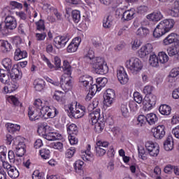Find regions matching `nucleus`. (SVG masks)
I'll list each match as a JSON object with an SVG mask.
<instances>
[{"instance_id": "1", "label": "nucleus", "mask_w": 179, "mask_h": 179, "mask_svg": "<svg viewBox=\"0 0 179 179\" xmlns=\"http://www.w3.org/2000/svg\"><path fill=\"white\" fill-rule=\"evenodd\" d=\"M176 22L173 19H166L161 21L153 31V36L155 38H160L166 33H169L174 27Z\"/></svg>"}, {"instance_id": "2", "label": "nucleus", "mask_w": 179, "mask_h": 179, "mask_svg": "<svg viewBox=\"0 0 179 179\" xmlns=\"http://www.w3.org/2000/svg\"><path fill=\"white\" fill-rule=\"evenodd\" d=\"M89 117L90 122L92 125H94L96 132L98 134L103 132V129H104V127H106V122H104V117L100 115V110L96 109L91 113Z\"/></svg>"}, {"instance_id": "3", "label": "nucleus", "mask_w": 179, "mask_h": 179, "mask_svg": "<svg viewBox=\"0 0 179 179\" xmlns=\"http://www.w3.org/2000/svg\"><path fill=\"white\" fill-rule=\"evenodd\" d=\"M90 64L92 65V68L95 69V72L99 75H106L108 73V66L107 63L102 57H95L93 59Z\"/></svg>"}, {"instance_id": "4", "label": "nucleus", "mask_w": 179, "mask_h": 179, "mask_svg": "<svg viewBox=\"0 0 179 179\" xmlns=\"http://www.w3.org/2000/svg\"><path fill=\"white\" fill-rule=\"evenodd\" d=\"M127 69L133 75H138L140 71H142L143 68V64L141 59L136 57H132L130 59L127 60L125 63Z\"/></svg>"}, {"instance_id": "5", "label": "nucleus", "mask_w": 179, "mask_h": 179, "mask_svg": "<svg viewBox=\"0 0 179 179\" xmlns=\"http://www.w3.org/2000/svg\"><path fill=\"white\" fill-rule=\"evenodd\" d=\"M9 80H10V79L9 78V75H8V71L0 69V81L1 83L7 85L9 92L12 93L19 87V84L15 81L9 83Z\"/></svg>"}, {"instance_id": "6", "label": "nucleus", "mask_w": 179, "mask_h": 179, "mask_svg": "<svg viewBox=\"0 0 179 179\" xmlns=\"http://www.w3.org/2000/svg\"><path fill=\"white\" fill-rule=\"evenodd\" d=\"M68 108L71 115L76 119L82 118L86 111V108L80 104L78 105V103L69 104Z\"/></svg>"}, {"instance_id": "7", "label": "nucleus", "mask_w": 179, "mask_h": 179, "mask_svg": "<svg viewBox=\"0 0 179 179\" xmlns=\"http://www.w3.org/2000/svg\"><path fill=\"white\" fill-rule=\"evenodd\" d=\"M14 145L15 147V153L17 157H23L26 153V144H24V139L22 136H18L14 140Z\"/></svg>"}, {"instance_id": "8", "label": "nucleus", "mask_w": 179, "mask_h": 179, "mask_svg": "<svg viewBox=\"0 0 179 179\" xmlns=\"http://www.w3.org/2000/svg\"><path fill=\"white\" fill-rule=\"evenodd\" d=\"M34 106L39 110V114L41 115V118H45L46 120L48 118L47 114L50 113L51 108L48 106H45V103H43L41 99H36L34 102Z\"/></svg>"}, {"instance_id": "9", "label": "nucleus", "mask_w": 179, "mask_h": 179, "mask_svg": "<svg viewBox=\"0 0 179 179\" xmlns=\"http://www.w3.org/2000/svg\"><path fill=\"white\" fill-rule=\"evenodd\" d=\"M61 87L64 92H69L72 89V79L71 76L63 74L61 77Z\"/></svg>"}, {"instance_id": "10", "label": "nucleus", "mask_w": 179, "mask_h": 179, "mask_svg": "<svg viewBox=\"0 0 179 179\" xmlns=\"http://www.w3.org/2000/svg\"><path fill=\"white\" fill-rule=\"evenodd\" d=\"M68 41H69V37L66 36H59L54 38L53 45L57 50H61L65 48V45H66Z\"/></svg>"}, {"instance_id": "11", "label": "nucleus", "mask_w": 179, "mask_h": 179, "mask_svg": "<svg viewBox=\"0 0 179 179\" xmlns=\"http://www.w3.org/2000/svg\"><path fill=\"white\" fill-rule=\"evenodd\" d=\"M145 148L148 150L149 155L152 156V157H156L159 155L160 152L159 145L157 143H155L152 141H148L145 143Z\"/></svg>"}, {"instance_id": "12", "label": "nucleus", "mask_w": 179, "mask_h": 179, "mask_svg": "<svg viewBox=\"0 0 179 179\" xmlns=\"http://www.w3.org/2000/svg\"><path fill=\"white\" fill-rule=\"evenodd\" d=\"M105 105L106 107H111L115 101V91L113 89H108L104 98Z\"/></svg>"}, {"instance_id": "13", "label": "nucleus", "mask_w": 179, "mask_h": 179, "mask_svg": "<svg viewBox=\"0 0 179 179\" xmlns=\"http://www.w3.org/2000/svg\"><path fill=\"white\" fill-rule=\"evenodd\" d=\"M117 78L121 85H127V83H128V80H129L128 75L124 69V67L121 66L117 69Z\"/></svg>"}, {"instance_id": "14", "label": "nucleus", "mask_w": 179, "mask_h": 179, "mask_svg": "<svg viewBox=\"0 0 179 179\" xmlns=\"http://www.w3.org/2000/svg\"><path fill=\"white\" fill-rule=\"evenodd\" d=\"M28 115L30 121H37V120L41 118L39 110L34 105L29 107Z\"/></svg>"}, {"instance_id": "15", "label": "nucleus", "mask_w": 179, "mask_h": 179, "mask_svg": "<svg viewBox=\"0 0 179 179\" xmlns=\"http://www.w3.org/2000/svg\"><path fill=\"white\" fill-rule=\"evenodd\" d=\"M93 83V77L90 76L89 75H85L83 76H80L79 78V84L80 86H83V87L88 88L92 86Z\"/></svg>"}, {"instance_id": "16", "label": "nucleus", "mask_w": 179, "mask_h": 179, "mask_svg": "<svg viewBox=\"0 0 179 179\" xmlns=\"http://www.w3.org/2000/svg\"><path fill=\"white\" fill-rule=\"evenodd\" d=\"M166 136V127L159 125L154 129L153 136L155 139H163Z\"/></svg>"}, {"instance_id": "17", "label": "nucleus", "mask_w": 179, "mask_h": 179, "mask_svg": "<svg viewBox=\"0 0 179 179\" xmlns=\"http://www.w3.org/2000/svg\"><path fill=\"white\" fill-rule=\"evenodd\" d=\"M5 24L10 30H15L17 27V21L15 17L11 15H8L5 18Z\"/></svg>"}, {"instance_id": "18", "label": "nucleus", "mask_w": 179, "mask_h": 179, "mask_svg": "<svg viewBox=\"0 0 179 179\" xmlns=\"http://www.w3.org/2000/svg\"><path fill=\"white\" fill-rule=\"evenodd\" d=\"M122 20L128 22L132 20L135 16V10L134 8L127 10L121 13Z\"/></svg>"}, {"instance_id": "19", "label": "nucleus", "mask_w": 179, "mask_h": 179, "mask_svg": "<svg viewBox=\"0 0 179 179\" xmlns=\"http://www.w3.org/2000/svg\"><path fill=\"white\" fill-rule=\"evenodd\" d=\"M177 37H178V35L176 33L170 34L163 40L164 45H170L176 43V41H177Z\"/></svg>"}, {"instance_id": "20", "label": "nucleus", "mask_w": 179, "mask_h": 179, "mask_svg": "<svg viewBox=\"0 0 179 179\" xmlns=\"http://www.w3.org/2000/svg\"><path fill=\"white\" fill-rule=\"evenodd\" d=\"M43 138L47 141H59L62 139V135L57 132H48Z\"/></svg>"}, {"instance_id": "21", "label": "nucleus", "mask_w": 179, "mask_h": 179, "mask_svg": "<svg viewBox=\"0 0 179 179\" xmlns=\"http://www.w3.org/2000/svg\"><path fill=\"white\" fill-rule=\"evenodd\" d=\"M164 148L166 152H170L174 149V141L173 140V136L169 135L166 140L164 143Z\"/></svg>"}, {"instance_id": "22", "label": "nucleus", "mask_w": 179, "mask_h": 179, "mask_svg": "<svg viewBox=\"0 0 179 179\" xmlns=\"http://www.w3.org/2000/svg\"><path fill=\"white\" fill-rule=\"evenodd\" d=\"M147 19L151 20V22H159V20L163 19V14L160 11L153 12L147 15Z\"/></svg>"}, {"instance_id": "23", "label": "nucleus", "mask_w": 179, "mask_h": 179, "mask_svg": "<svg viewBox=\"0 0 179 179\" xmlns=\"http://www.w3.org/2000/svg\"><path fill=\"white\" fill-rule=\"evenodd\" d=\"M27 57V52L26 50H22L20 48H17L14 55L15 61H20L23 58Z\"/></svg>"}, {"instance_id": "24", "label": "nucleus", "mask_w": 179, "mask_h": 179, "mask_svg": "<svg viewBox=\"0 0 179 179\" xmlns=\"http://www.w3.org/2000/svg\"><path fill=\"white\" fill-rule=\"evenodd\" d=\"M150 33V31H149V29L141 27L137 29L136 34L141 38H145V37H148V36H149Z\"/></svg>"}, {"instance_id": "25", "label": "nucleus", "mask_w": 179, "mask_h": 179, "mask_svg": "<svg viewBox=\"0 0 179 179\" xmlns=\"http://www.w3.org/2000/svg\"><path fill=\"white\" fill-rule=\"evenodd\" d=\"M8 73L13 80L19 79V77L20 76V71H19V69H17V65H13L11 71H8Z\"/></svg>"}, {"instance_id": "26", "label": "nucleus", "mask_w": 179, "mask_h": 179, "mask_svg": "<svg viewBox=\"0 0 179 179\" xmlns=\"http://www.w3.org/2000/svg\"><path fill=\"white\" fill-rule=\"evenodd\" d=\"M8 132L9 134H15V132H19L20 131V125L13 124V123H7L6 124Z\"/></svg>"}, {"instance_id": "27", "label": "nucleus", "mask_w": 179, "mask_h": 179, "mask_svg": "<svg viewBox=\"0 0 179 179\" xmlns=\"http://www.w3.org/2000/svg\"><path fill=\"white\" fill-rule=\"evenodd\" d=\"M50 128V126H48V124L43 122L38 125L37 132L41 136H43L44 138V135H45L48 131L47 129Z\"/></svg>"}, {"instance_id": "28", "label": "nucleus", "mask_w": 179, "mask_h": 179, "mask_svg": "<svg viewBox=\"0 0 179 179\" xmlns=\"http://www.w3.org/2000/svg\"><path fill=\"white\" fill-rule=\"evenodd\" d=\"M179 75V67L173 68L169 75V82L173 83V82H176L175 78H177Z\"/></svg>"}, {"instance_id": "29", "label": "nucleus", "mask_w": 179, "mask_h": 179, "mask_svg": "<svg viewBox=\"0 0 179 179\" xmlns=\"http://www.w3.org/2000/svg\"><path fill=\"white\" fill-rule=\"evenodd\" d=\"M64 92L61 91H56L55 92V94L53 95L54 100H56L59 103H61L62 104L65 103V98L64 97Z\"/></svg>"}, {"instance_id": "30", "label": "nucleus", "mask_w": 179, "mask_h": 179, "mask_svg": "<svg viewBox=\"0 0 179 179\" xmlns=\"http://www.w3.org/2000/svg\"><path fill=\"white\" fill-rule=\"evenodd\" d=\"M159 111L162 115H170L171 114V107L168 105H161L159 108Z\"/></svg>"}, {"instance_id": "31", "label": "nucleus", "mask_w": 179, "mask_h": 179, "mask_svg": "<svg viewBox=\"0 0 179 179\" xmlns=\"http://www.w3.org/2000/svg\"><path fill=\"white\" fill-rule=\"evenodd\" d=\"M0 49L3 51V52H8L12 50V45L8 41L0 40Z\"/></svg>"}, {"instance_id": "32", "label": "nucleus", "mask_w": 179, "mask_h": 179, "mask_svg": "<svg viewBox=\"0 0 179 179\" xmlns=\"http://www.w3.org/2000/svg\"><path fill=\"white\" fill-rule=\"evenodd\" d=\"M62 69L64 72V75L71 76V75L72 74V67L71 66V64H69V62L66 60L64 61Z\"/></svg>"}, {"instance_id": "33", "label": "nucleus", "mask_w": 179, "mask_h": 179, "mask_svg": "<svg viewBox=\"0 0 179 179\" xmlns=\"http://www.w3.org/2000/svg\"><path fill=\"white\" fill-rule=\"evenodd\" d=\"M83 164H85V162L80 160H78L76 162L74 165L76 172H77L78 174H80V176H82V174H83Z\"/></svg>"}, {"instance_id": "34", "label": "nucleus", "mask_w": 179, "mask_h": 179, "mask_svg": "<svg viewBox=\"0 0 179 179\" xmlns=\"http://www.w3.org/2000/svg\"><path fill=\"white\" fill-rule=\"evenodd\" d=\"M147 122L149 125H155L157 122V116L155 113H149L146 115Z\"/></svg>"}, {"instance_id": "35", "label": "nucleus", "mask_w": 179, "mask_h": 179, "mask_svg": "<svg viewBox=\"0 0 179 179\" xmlns=\"http://www.w3.org/2000/svg\"><path fill=\"white\" fill-rule=\"evenodd\" d=\"M34 85L36 92H41L44 89V81L43 79L38 78L34 82Z\"/></svg>"}, {"instance_id": "36", "label": "nucleus", "mask_w": 179, "mask_h": 179, "mask_svg": "<svg viewBox=\"0 0 179 179\" xmlns=\"http://www.w3.org/2000/svg\"><path fill=\"white\" fill-rule=\"evenodd\" d=\"M149 64L151 66H154L155 68L159 66V57L155 54L150 55Z\"/></svg>"}, {"instance_id": "37", "label": "nucleus", "mask_w": 179, "mask_h": 179, "mask_svg": "<svg viewBox=\"0 0 179 179\" xmlns=\"http://www.w3.org/2000/svg\"><path fill=\"white\" fill-rule=\"evenodd\" d=\"M3 66L6 69L7 72H10V68H12V59L9 58H6L2 60L1 62Z\"/></svg>"}, {"instance_id": "38", "label": "nucleus", "mask_w": 179, "mask_h": 179, "mask_svg": "<svg viewBox=\"0 0 179 179\" xmlns=\"http://www.w3.org/2000/svg\"><path fill=\"white\" fill-rule=\"evenodd\" d=\"M158 60L161 64H166L169 62V56L164 52H159L158 54Z\"/></svg>"}, {"instance_id": "39", "label": "nucleus", "mask_w": 179, "mask_h": 179, "mask_svg": "<svg viewBox=\"0 0 179 179\" xmlns=\"http://www.w3.org/2000/svg\"><path fill=\"white\" fill-rule=\"evenodd\" d=\"M113 26V16L108 15L103 20V27L104 29H110Z\"/></svg>"}, {"instance_id": "40", "label": "nucleus", "mask_w": 179, "mask_h": 179, "mask_svg": "<svg viewBox=\"0 0 179 179\" xmlns=\"http://www.w3.org/2000/svg\"><path fill=\"white\" fill-rule=\"evenodd\" d=\"M67 132L69 135H77L78 134V127L76 124H71L67 128Z\"/></svg>"}, {"instance_id": "41", "label": "nucleus", "mask_w": 179, "mask_h": 179, "mask_svg": "<svg viewBox=\"0 0 179 179\" xmlns=\"http://www.w3.org/2000/svg\"><path fill=\"white\" fill-rule=\"evenodd\" d=\"M120 111L123 117H129V110L128 109V105H127V103H122L121 105Z\"/></svg>"}, {"instance_id": "42", "label": "nucleus", "mask_w": 179, "mask_h": 179, "mask_svg": "<svg viewBox=\"0 0 179 179\" xmlns=\"http://www.w3.org/2000/svg\"><path fill=\"white\" fill-rule=\"evenodd\" d=\"M8 174L10 178H17L19 177V171L15 166H13L11 169L8 170Z\"/></svg>"}, {"instance_id": "43", "label": "nucleus", "mask_w": 179, "mask_h": 179, "mask_svg": "<svg viewBox=\"0 0 179 179\" xmlns=\"http://www.w3.org/2000/svg\"><path fill=\"white\" fill-rule=\"evenodd\" d=\"M71 16L75 23H79L80 20V12L79 10H73L71 13Z\"/></svg>"}, {"instance_id": "44", "label": "nucleus", "mask_w": 179, "mask_h": 179, "mask_svg": "<svg viewBox=\"0 0 179 179\" xmlns=\"http://www.w3.org/2000/svg\"><path fill=\"white\" fill-rule=\"evenodd\" d=\"M137 125H139L140 127H143L148 122L146 116L143 115H138L137 118Z\"/></svg>"}, {"instance_id": "45", "label": "nucleus", "mask_w": 179, "mask_h": 179, "mask_svg": "<svg viewBox=\"0 0 179 179\" xmlns=\"http://www.w3.org/2000/svg\"><path fill=\"white\" fill-rule=\"evenodd\" d=\"M58 110L55 107L52 106L50 108V110L47 113L48 118H54L55 117H57L58 115Z\"/></svg>"}, {"instance_id": "46", "label": "nucleus", "mask_w": 179, "mask_h": 179, "mask_svg": "<svg viewBox=\"0 0 179 179\" xmlns=\"http://www.w3.org/2000/svg\"><path fill=\"white\" fill-rule=\"evenodd\" d=\"M109 145L110 143L107 141H99L98 142H96L95 148H100V149H105L108 150L107 148H108Z\"/></svg>"}, {"instance_id": "47", "label": "nucleus", "mask_w": 179, "mask_h": 179, "mask_svg": "<svg viewBox=\"0 0 179 179\" xmlns=\"http://www.w3.org/2000/svg\"><path fill=\"white\" fill-rule=\"evenodd\" d=\"M167 52L169 57H174V55H177V54H178V50H177V46L174 45L172 47H169L167 49Z\"/></svg>"}, {"instance_id": "48", "label": "nucleus", "mask_w": 179, "mask_h": 179, "mask_svg": "<svg viewBox=\"0 0 179 179\" xmlns=\"http://www.w3.org/2000/svg\"><path fill=\"white\" fill-rule=\"evenodd\" d=\"M138 150L140 159H142V160H146V150H145V148L142 146L138 147Z\"/></svg>"}, {"instance_id": "49", "label": "nucleus", "mask_w": 179, "mask_h": 179, "mask_svg": "<svg viewBox=\"0 0 179 179\" xmlns=\"http://www.w3.org/2000/svg\"><path fill=\"white\" fill-rule=\"evenodd\" d=\"M0 160L1 162L6 160V147L3 145L0 146Z\"/></svg>"}, {"instance_id": "50", "label": "nucleus", "mask_w": 179, "mask_h": 179, "mask_svg": "<svg viewBox=\"0 0 179 179\" xmlns=\"http://www.w3.org/2000/svg\"><path fill=\"white\" fill-rule=\"evenodd\" d=\"M40 155L42 159L47 160V159H50V150L48 149H42L40 150Z\"/></svg>"}, {"instance_id": "51", "label": "nucleus", "mask_w": 179, "mask_h": 179, "mask_svg": "<svg viewBox=\"0 0 179 179\" xmlns=\"http://www.w3.org/2000/svg\"><path fill=\"white\" fill-rule=\"evenodd\" d=\"M169 13L172 17H179V8L178 7H173L169 10Z\"/></svg>"}, {"instance_id": "52", "label": "nucleus", "mask_w": 179, "mask_h": 179, "mask_svg": "<svg viewBox=\"0 0 179 179\" xmlns=\"http://www.w3.org/2000/svg\"><path fill=\"white\" fill-rule=\"evenodd\" d=\"M134 100L136 103H138V104H141L142 101H143V98L141 93L136 92L134 93Z\"/></svg>"}, {"instance_id": "53", "label": "nucleus", "mask_w": 179, "mask_h": 179, "mask_svg": "<svg viewBox=\"0 0 179 179\" xmlns=\"http://www.w3.org/2000/svg\"><path fill=\"white\" fill-rule=\"evenodd\" d=\"M36 30L39 31H43L45 30V25L44 24V20H39L38 22H36Z\"/></svg>"}, {"instance_id": "54", "label": "nucleus", "mask_w": 179, "mask_h": 179, "mask_svg": "<svg viewBox=\"0 0 179 179\" xmlns=\"http://www.w3.org/2000/svg\"><path fill=\"white\" fill-rule=\"evenodd\" d=\"M9 28L6 27V24H0V33L3 36H8L9 34Z\"/></svg>"}, {"instance_id": "55", "label": "nucleus", "mask_w": 179, "mask_h": 179, "mask_svg": "<svg viewBox=\"0 0 179 179\" xmlns=\"http://www.w3.org/2000/svg\"><path fill=\"white\" fill-rule=\"evenodd\" d=\"M95 150H96V156L98 157H101L106 155L107 150L100 148V147H95Z\"/></svg>"}, {"instance_id": "56", "label": "nucleus", "mask_w": 179, "mask_h": 179, "mask_svg": "<svg viewBox=\"0 0 179 179\" xmlns=\"http://www.w3.org/2000/svg\"><path fill=\"white\" fill-rule=\"evenodd\" d=\"M141 41L139 39H134L131 42V48L132 50H138L141 47Z\"/></svg>"}, {"instance_id": "57", "label": "nucleus", "mask_w": 179, "mask_h": 179, "mask_svg": "<svg viewBox=\"0 0 179 179\" xmlns=\"http://www.w3.org/2000/svg\"><path fill=\"white\" fill-rule=\"evenodd\" d=\"M75 152H76V150H75V148H71L68 149V150L66 151L65 157H66L67 159H71V157H73V155H75Z\"/></svg>"}, {"instance_id": "58", "label": "nucleus", "mask_w": 179, "mask_h": 179, "mask_svg": "<svg viewBox=\"0 0 179 179\" xmlns=\"http://www.w3.org/2000/svg\"><path fill=\"white\" fill-rule=\"evenodd\" d=\"M91 156H92V152H90V145H88L87 149L85 152V155H83V159L90 160Z\"/></svg>"}, {"instance_id": "59", "label": "nucleus", "mask_w": 179, "mask_h": 179, "mask_svg": "<svg viewBox=\"0 0 179 179\" xmlns=\"http://www.w3.org/2000/svg\"><path fill=\"white\" fill-rule=\"evenodd\" d=\"M50 148H53V149H57V150H61L64 148V144L61 142L52 143L50 144Z\"/></svg>"}, {"instance_id": "60", "label": "nucleus", "mask_w": 179, "mask_h": 179, "mask_svg": "<svg viewBox=\"0 0 179 179\" xmlns=\"http://www.w3.org/2000/svg\"><path fill=\"white\" fill-rule=\"evenodd\" d=\"M8 101L11 104H13V106H19L20 104L19 99H17V98H16L15 96H8Z\"/></svg>"}, {"instance_id": "61", "label": "nucleus", "mask_w": 179, "mask_h": 179, "mask_svg": "<svg viewBox=\"0 0 179 179\" xmlns=\"http://www.w3.org/2000/svg\"><path fill=\"white\" fill-rule=\"evenodd\" d=\"M157 100V99L156 98V96L152 94L148 96V103L150 104V106H155L156 104Z\"/></svg>"}, {"instance_id": "62", "label": "nucleus", "mask_w": 179, "mask_h": 179, "mask_svg": "<svg viewBox=\"0 0 179 179\" xmlns=\"http://www.w3.org/2000/svg\"><path fill=\"white\" fill-rule=\"evenodd\" d=\"M78 46L71 43L67 47V51L69 52H75L78 50Z\"/></svg>"}, {"instance_id": "63", "label": "nucleus", "mask_w": 179, "mask_h": 179, "mask_svg": "<svg viewBox=\"0 0 179 179\" xmlns=\"http://www.w3.org/2000/svg\"><path fill=\"white\" fill-rule=\"evenodd\" d=\"M107 82L108 80L106 78H99L96 79V83L99 84V86H102V87H104L106 86Z\"/></svg>"}, {"instance_id": "64", "label": "nucleus", "mask_w": 179, "mask_h": 179, "mask_svg": "<svg viewBox=\"0 0 179 179\" xmlns=\"http://www.w3.org/2000/svg\"><path fill=\"white\" fill-rule=\"evenodd\" d=\"M33 179H43V174L40 173V171H35L32 174Z\"/></svg>"}]
</instances>
